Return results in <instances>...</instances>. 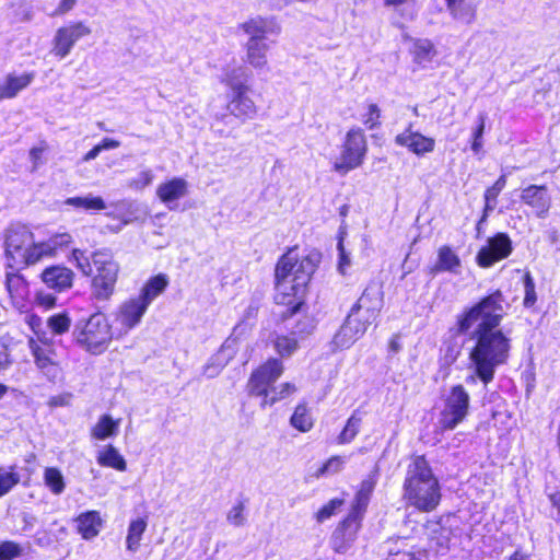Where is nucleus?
Instances as JSON below:
<instances>
[{"label": "nucleus", "instance_id": "nucleus-11", "mask_svg": "<svg viewBox=\"0 0 560 560\" xmlns=\"http://www.w3.org/2000/svg\"><path fill=\"white\" fill-rule=\"evenodd\" d=\"M470 395L463 384L450 387L443 398V408L439 415L438 430L441 433L455 430L469 416Z\"/></svg>", "mask_w": 560, "mask_h": 560}, {"label": "nucleus", "instance_id": "nucleus-58", "mask_svg": "<svg viewBox=\"0 0 560 560\" xmlns=\"http://www.w3.org/2000/svg\"><path fill=\"white\" fill-rule=\"evenodd\" d=\"M446 3V8L451 12L453 16H457L458 5L464 2V0H444Z\"/></svg>", "mask_w": 560, "mask_h": 560}, {"label": "nucleus", "instance_id": "nucleus-17", "mask_svg": "<svg viewBox=\"0 0 560 560\" xmlns=\"http://www.w3.org/2000/svg\"><path fill=\"white\" fill-rule=\"evenodd\" d=\"M40 281L55 293H62L73 287L75 273L63 264L45 267L39 273Z\"/></svg>", "mask_w": 560, "mask_h": 560}, {"label": "nucleus", "instance_id": "nucleus-29", "mask_svg": "<svg viewBox=\"0 0 560 560\" xmlns=\"http://www.w3.org/2000/svg\"><path fill=\"white\" fill-rule=\"evenodd\" d=\"M410 54L415 63L423 66L424 63L432 61L438 51L431 39L415 38L412 39Z\"/></svg>", "mask_w": 560, "mask_h": 560}, {"label": "nucleus", "instance_id": "nucleus-60", "mask_svg": "<svg viewBox=\"0 0 560 560\" xmlns=\"http://www.w3.org/2000/svg\"><path fill=\"white\" fill-rule=\"evenodd\" d=\"M141 177H142L143 185H148L152 179L151 175L148 172H143L141 174Z\"/></svg>", "mask_w": 560, "mask_h": 560}, {"label": "nucleus", "instance_id": "nucleus-30", "mask_svg": "<svg viewBox=\"0 0 560 560\" xmlns=\"http://www.w3.org/2000/svg\"><path fill=\"white\" fill-rule=\"evenodd\" d=\"M119 423V419L115 420L109 415H103L91 428V436L98 441L115 436L118 433Z\"/></svg>", "mask_w": 560, "mask_h": 560}, {"label": "nucleus", "instance_id": "nucleus-19", "mask_svg": "<svg viewBox=\"0 0 560 560\" xmlns=\"http://www.w3.org/2000/svg\"><path fill=\"white\" fill-rule=\"evenodd\" d=\"M148 308L149 306L138 296H131L118 306L115 314L116 322L126 331L132 330L141 323Z\"/></svg>", "mask_w": 560, "mask_h": 560}, {"label": "nucleus", "instance_id": "nucleus-54", "mask_svg": "<svg viewBox=\"0 0 560 560\" xmlns=\"http://www.w3.org/2000/svg\"><path fill=\"white\" fill-rule=\"evenodd\" d=\"M45 150L46 145L31 148L30 159L34 168H36L42 163L43 153Z\"/></svg>", "mask_w": 560, "mask_h": 560}, {"label": "nucleus", "instance_id": "nucleus-27", "mask_svg": "<svg viewBox=\"0 0 560 560\" xmlns=\"http://www.w3.org/2000/svg\"><path fill=\"white\" fill-rule=\"evenodd\" d=\"M362 422L363 412L360 409L353 410L338 433L335 443L337 445H347L353 442L361 431Z\"/></svg>", "mask_w": 560, "mask_h": 560}, {"label": "nucleus", "instance_id": "nucleus-34", "mask_svg": "<svg viewBox=\"0 0 560 560\" xmlns=\"http://www.w3.org/2000/svg\"><path fill=\"white\" fill-rule=\"evenodd\" d=\"M363 113L359 120L366 130H375L382 126V109L377 103L368 100L363 104Z\"/></svg>", "mask_w": 560, "mask_h": 560}, {"label": "nucleus", "instance_id": "nucleus-61", "mask_svg": "<svg viewBox=\"0 0 560 560\" xmlns=\"http://www.w3.org/2000/svg\"><path fill=\"white\" fill-rule=\"evenodd\" d=\"M389 347H390V349H392L394 352H396V351H398V350H399V343H398V341H397V340H395V339H390V341H389Z\"/></svg>", "mask_w": 560, "mask_h": 560}, {"label": "nucleus", "instance_id": "nucleus-1", "mask_svg": "<svg viewBox=\"0 0 560 560\" xmlns=\"http://www.w3.org/2000/svg\"><path fill=\"white\" fill-rule=\"evenodd\" d=\"M509 304L500 289L489 291L476 302L465 306L455 319V335L472 340L468 359L474 376L485 386L494 380L495 370L508 364L512 339L500 328Z\"/></svg>", "mask_w": 560, "mask_h": 560}, {"label": "nucleus", "instance_id": "nucleus-44", "mask_svg": "<svg viewBox=\"0 0 560 560\" xmlns=\"http://www.w3.org/2000/svg\"><path fill=\"white\" fill-rule=\"evenodd\" d=\"M486 128V116L483 114H480L477 118V126L475 127L471 140H470V148L475 154H479L482 150V138L485 133Z\"/></svg>", "mask_w": 560, "mask_h": 560}, {"label": "nucleus", "instance_id": "nucleus-49", "mask_svg": "<svg viewBox=\"0 0 560 560\" xmlns=\"http://www.w3.org/2000/svg\"><path fill=\"white\" fill-rule=\"evenodd\" d=\"M25 323L28 326V328L33 331V334L36 336L35 338H38V336H46V334L42 329V317L36 313L27 312L25 316Z\"/></svg>", "mask_w": 560, "mask_h": 560}, {"label": "nucleus", "instance_id": "nucleus-23", "mask_svg": "<svg viewBox=\"0 0 560 560\" xmlns=\"http://www.w3.org/2000/svg\"><path fill=\"white\" fill-rule=\"evenodd\" d=\"M74 521L77 523V532L85 540L96 537L103 526V520L96 510L80 513Z\"/></svg>", "mask_w": 560, "mask_h": 560}, {"label": "nucleus", "instance_id": "nucleus-43", "mask_svg": "<svg viewBox=\"0 0 560 560\" xmlns=\"http://www.w3.org/2000/svg\"><path fill=\"white\" fill-rule=\"evenodd\" d=\"M523 285H524L523 306L525 308H532L537 302V294H536L535 281L529 271H526L523 276Z\"/></svg>", "mask_w": 560, "mask_h": 560}, {"label": "nucleus", "instance_id": "nucleus-10", "mask_svg": "<svg viewBox=\"0 0 560 560\" xmlns=\"http://www.w3.org/2000/svg\"><path fill=\"white\" fill-rule=\"evenodd\" d=\"M113 339V326L107 315L101 311L92 313L86 319L77 322L72 329L74 345L92 355L105 353Z\"/></svg>", "mask_w": 560, "mask_h": 560}, {"label": "nucleus", "instance_id": "nucleus-62", "mask_svg": "<svg viewBox=\"0 0 560 560\" xmlns=\"http://www.w3.org/2000/svg\"><path fill=\"white\" fill-rule=\"evenodd\" d=\"M8 386L0 383V399L8 393Z\"/></svg>", "mask_w": 560, "mask_h": 560}, {"label": "nucleus", "instance_id": "nucleus-13", "mask_svg": "<svg viewBox=\"0 0 560 560\" xmlns=\"http://www.w3.org/2000/svg\"><path fill=\"white\" fill-rule=\"evenodd\" d=\"M233 73L221 80L229 88L225 108L232 117L244 124L258 116V106L250 96V86L246 82L235 81Z\"/></svg>", "mask_w": 560, "mask_h": 560}, {"label": "nucleus", "instance_id": "nucleus-16", "mask_svg": "<svg viewBox=\"0 0 560 560\" xmlns=\"http://www.w3.org/2000/svg\"><path fill=\"white\" fill-rule=\"evenodd\" d=\"M4 285L12 305L22 310L31 302L30 283L21 273L23 269H5Z\"/></svg>", "mask_w": 560, "mask_h": 560}, {"label": "nucleus", "instance_id": "nucleus-14", "mask_svg": "<svg viewBox=\"0 0 560 560\" xmlns=\"http://www.w3.org/2000/svg\"><path fill=\"white\" fill-rule=\"evenodd\" d=\"M91 27L82 21H74L60 26L51 40L50 54L59 60L66 58L75 43L91 35Z\"/></svg>", "mask_w": 560, "mask_h": 560}, {"label": "nucleus", "instance_id": "nucleus-21", "mask_svg": "<svg viewBox=\"0 0 560 560\" xmlns=\"http://www.w3.org/2000/svg\"><path fill=\"white\" fill-rule=\"evenodd\" d=\"M521 201L544 217L550 208V197L546 185H529L521 192Z\"/></svg>", "mask_w": 560, "mask_h": 560}, {"label": "nucleus", "instance_id": "nucleus-20", "mask_svg": "<svg viewBox=\"0 0 560 560\" xmlns=\"http://www.w3.org/2000/svg\"><path fill=\"white\" fill-rule=\"evenodd\" d=\"M395 143L408 149V151L418 156L431 153L435 148V140L433 138L412 130L411 125L395 137Z\"/></svg>", "mask_w": 560, "mask_h": 560}, {"label": "nucleus", "instance_id": "nucleus-2", "mask_svg": "<svg viewBox=\"0 0 560 560\" xmlns=\"http://www.w3.org/2000/svg\"><path fill=\"white\" fill-rule=\"evenodd\" d=\"M298 248V245L288 247L275 265L273 300L277 305L284 307L279 315L282 322L293 317L305 306L308 284L319 264V254L298 256L294 255Z\"/></svg>", "mask_w": 560, "mask_h": 560}, {"label": "nucleus", "instance_id": "nucleus-46", "mask_svg": "<svg viewBox=\"0 0 560 560\" xmlns=\"http://www.w3.org/2000/svg\"><path fill=\"white\" fill-rule=\"evenodd\" d=\"M19 482L20 476L14 471V467H11L10 471L0 469V497L7 494Z\"/></svg>", "mask_w": 560, "mask_h": 560}, {"label": "nucleus", "instance_id": "nucleus-33", "mask_svg": "<svg viewBox=\"0 0 560 560\" xmlns=\"http://www.w3.org/2000/svg\"><path fill=\"white\" fill-rule=\"evenodd\" d=\"M505 186H506V174H501L498 177V179L490 187H488L485 190V192H483L485 205H483V210H482L483 213H482L481 221L486 220L489 212L494 210V208L498 203V197L501 194V191L505 188Z\"/></svg>", "mask_w": 560, "mask_h": 560}, {"label": "nucleus", "instance_id": "nucleus-28", "mask_svg": "<svg viewBox=\"0 0 560 560\" xmlns=\"http://www.w3.org/2000/svg\"><path fill=\"white\" fill-rule=\"evenodd\" d=\"M290 425L301 433L310 432L315 425V419L306 401H300L290 417Z\"/></svg>", "mask_w": 560, "mask_h": 560}, {"label": "nucleus", "instance_id": "nucleus-37", "mask_svg": "<svg viewBox=\"0 0 560 560\" xmlns=\"http://www.w3.org/2000/svg\"><path fill=\"white\" fill-rule=\"evenodd\" d=\"M66 205L85 211H102L106 209V202L100 196L70 197Z\"/></svg>", "mask_w": 560, "mask_h": 560}, {"label": "nucleus", "instance_id": "nucleus-59", "mask_svg": "<svg viewBox=\"0 0 560 560\" xmlns=\"http://www.w3.org/2000/svg\"><path fill=\"white\" fill-rule=\"evenodd\" d=\"M509 560H532L530 556L521 549H516L514 552H512L509 557Z\"/></svg>", "mask_w": 560, "mask_h": 560}, {"label": "nucleus", "instance_id": "nucleus-9", "mask_svg": "<svg viewBox=\"0 0 560 560\" xmlns=\"http://www.w3.org/2000/svg\"><path fill=\"white\" fill-rule=\"evenodd\" d=\"M238 28L248 36V40L245 44L244 61L255 69L266 68L269 50L266 39L268 35H278L281 32V26L277 19L261 15L252 16L241 23Z\"/></svg>", "mask_w": 560, "mask_h": 560}, {"label": "nucleus", "instance_id": "nucleus-7", "mask_svg": "<svg viewBox=\"0 0 560 560\" xmlns=\"http://www.w3.org/2000/svg\"><path fill=\"white\" fill-rule=\"evenodd\" d=\"M377 479L378 471L375 470L363 478L358 485L348 513L338 522L330 537V546L336 553L347 552L357 540L377 485Z\"/></svg>", "mask_w": 560, "mask_h": 560}, {"label": "nucleus", "instance_id": "nucleus-53", "mask_svg": "<svg viewBox=\"0 0 560 560\" xmlns=\"http://www.w3.org/2000/svg\"><path fill=\"white\" fill-rule=\"evenodd\" d=\"M70 397H71L70 394H60V395L51 396L48 399L47 405L50 408L63 407V406L69 405Z\"/></svg>", "mask_w": 560, "mask_h": 560}, {"label": "nucleus", "instance_id": "nucleus-15", "mask_svg": "<svg viewBox=\"0 0 560 560\" xmlns=\"http://www.w3.org/2000/svg\"><path fill=\"white\" fill-rule=\"evenodd\" d=\"M513 252V243L505 232H498L490 236L486 244L479 248L476 262L480 268H490L494 264L506 259Z\"/></svg>", "mask_w": 560, "mask_h": 560}, {"label": "nucleus", "instance_id": "nucleus-55", "mask_svg": "<svg viewBox=\"0 0 560 560\" xmlns=\"http://www.w3.org/2000/svg\"><path fill=\"white\" fill-rule=\"evenodd\" d=\"M11 354L7 347L0 349V373L8 370L12 365Z\"/></svg>", "mask_w": 560, "mask_h": 560}, {"label": "nucleus", "instance_id": "nucleus-51", "mask_svg": "<svg viewBox=\"0 0 560 560\" xmlns=\"http://www.w3.org/2000/svg\"><path fill=\"white\" fill-rule=\"evenodd\" d=\"M443 358L447 364L454 363L460 355V348L452 342H443Z\"/></svg>", "mask_w": 560, "mask_h": 560}, {"label": "nucleus", "instance_id": "nucleus-35", "mask_svg": "<svg viewBox=\"0 0 560 560\" xmlns=\"http://www.w3.org/2000/svg\"><path fill=\"white\" fill-rule=\"evenodd\" d=\"M73 242L72 235L69 232L55 233L46 242H42V249L44 257H52L59 250L67 248Z\"/></svg>", "mask_w": 560, "mask_h": 560}, {"label": "nucleus", "instance_id": "nucleus-6", "mask_svg": "<svg viewBox=\"0 0 560 560\" xmlns=\"http://www.w3.org/2000/svg\"><path fill=\"white\" fill-rule=\"evenodd\" d=\"M284 370L282 360L276 357L253 368L245 384L247 397L257 399L260 409H266L294 395L298 386L293 382L277 384Z\"/></svg>", "mask_w": 560, "mask_h": 560}, {"label": "nucleus", "instance_id": "nucleus-25", "mask_svg": "<svg viewBox=\"0 0 560 560\" xmlns=\"http://www.w3.org/2000/svg\"><path fill=\"white\" fill-rule=\"evenodd\" d=\"M170 284V279L165 273H158L150 277L142 285L137 295L148 306L161 295Z\"/></svg>", "mask_w": 560, "mask_h": 560}, {"label": "nucleus", "instance_id": "nucleus-48", "mask_svg": "<svg viewBox=\"0 0 560 560\" xmlns=\"http://www.w3.org/2000/svg\"><path fill=\"white\" fill-rule=\"evenodd\" d=\"M34 303L43 311H50L57 306V296L54 293L38 290L35 292Z\"/></svg>", "mask_w": 560, "mask_h": 560}, {"label": "nucleus", "instance_id": "nucleus-8", "mask_svg": "<svg viewBox=\"0 0 560 560\" xmlns=\"http://www.w3.org/2000/svg\"><path fill=\"white\" fill-rule=\"evenodd\" d=\"M5 269H26L44 258L40 243H36L33 232L25 225L10 226L4 235Z\"/></svg>", "mask_w": 560, "mask_h": 560}, {"label": "nucleus", "instance_id": "nucleus-4", "mask_svg": "<svg viewBox=\"0 0 560 560\" xmlns=\"http://www.w3.org/2000/svg\"><path fill=\"white\" fill-rule=\"evenodd\" d=\"M402 498L421 513L435 511L442 501V488L424 454H412L402 482Z\"/></svg>", "mask_w": 560, "mask_h": 560}, {"label": "nucleus", "instance_id": "nucleus-45", "mask_svg": "<svg viewBox=\"0 0 560 560\" xmlns=\"http://www.w3.org/2000/svg\"><path fill=\"white\" fill-rule=\"evenodd\" d=\"M23 555L22 546L14 540L0 541V560H15Z\"/></svg>", "mask_w": 560, "mask_h": 560}, {"label": "nucleus", "instance_id": "nucleus-41", "mask_svg": "<svg viewBox=\"0 0 560 560\" xmlns=\"http://www.w3.org/2000/svg\"><path fill=\"white\" fill-rule=\"evenodd\" d=\"M44 482L54 494H60L66 488L63 476L57 467L45 469Z\"/></svg>", "mask_w": 560, "mask_h": 560}, {"label": "nucleus", "instance_id": "nucleus-38", "mask_svg": "<svg viewBox=\"0 0 560 560\" xmlns=\"http://www.w3.org/2000/svg\"><path fill=\"white\" fill-rule=\"evenodd\" d=\"M383 4L401 19L412 20L417 14V0H384Z\"/></svg>", "mask_w": 560, "mask_h": 560}, {"label": "nucleus", "instance_id": "nucleus-18", "mask_svg": "<svg viewBox=\"0 0 560 560\" xmlns=\"http://www.w3.org/2000/svg\"><path fill=\"white\" fill-rule=\"evenodd\" d=\"M27 346L38 370L49 371L58 365L57 351L52 339L46 336L30 337Z\"/></svg>", "mask_w": 560, "mask_h": 560}, {"label": "nucleus", "instance_id": "nucleus-39", "mask_svg": "<svg viewBox=\"0 0 560 560\" xmlns=\"http://www.w3.org/2000/svg\"><path fill=\"white\" fill-rule=\"evenodd\" d=\"M72 319L68 313V311H62L59 313H55L50 315L46 325L49 328L50 332L55 336H63L69 332L71 328Z\"/></svg>", "mask_w": 560, "mask_h": 560}, {"label": "nucleus", "instance_id": "nucleus-47", "mask_svg": "<svg viewBox=\"0 0 560 560\" xmlns=\"http://www.w3.org/2000/svg\"><path fill=\"white\" fill-rule=\"evenodd\" d=\"M120 145L118 140L112 138H104L97 144H95L91 150H89L84 156L83 161L88 162L94 160L103 150L116 149Z\"/></svg>", "mask_w": 560, "mask_h": 560}, {"label": "nucleus", "instance_id": "nucleus-3", "mask_svg": "<svg viewBox=\"0 0 560 560\" xmlns=\"http://www.w3.org/2000/svg\"><path fill=\"white\" fill-rule=\"evenodd\" d=\"M383 304V283L377 279H371L335 334V346L341 349L350 348L377 320Z\"/></svg>", "mask_w": 560, "mask_h": 560}, {"label": "nucleus", "instance_id": "nucleus-57", "mask_svg": "<svg viewBox=\"0 0 560 560\" xmlns=\"http://www.w3.org/2000/svg\"><path fill=\"white\" fill-rule=\"evenodd\" d=\"M549 498V501L552 505V508L557 511V515L559 517V521H560V491H556L553 493H550L548 495Z\"/></svg>", "mask_w": 560, "mask_h": 560}, {"label": "nucleus", "instance_id": "nucleus-36", "mask_svg": "<svg viewBox=\"0 0 560 560\" xmlns=\"http://www.w3.org/2000/svg\"><path fill=\"white\" fill-rule=\"evenodd\" d=\"M278 358H288L299 349V340L294 332L277 335L272 341Z\"/></svg>", "mask_w": 560, "mask_h": 560}, {"label": "nucleus", "instance_id": "nucleus-31", "mask_svg": "<svg viewBox=\"0 0 560 560\" xmlns=\"http://www.w3.org/2000/svg\"><path fill=\"white\" fill-rule=\"evenodd\" d=\"M96 460L102 467L113 468L118 471H125L127 469V463L124 456L120 455L117 448L112 444L106 445L98 452Z\"/></svg>", "mask_w": 560, "mask_h": 560}, {"label": "nucleus", "instance_id": "nucleus-42", "mask_svg": "<svg viewBox=\"0 0 560 560\" xmlns=\"http://www.w3.org/2000/svg\"><path fill=\"white\" fill-rule=\"evenodd\" d=\"M345 504V500L341 498H332L327 503L322 505L314 514V518L317 523H323L326 520L334 516L338 510Z\"/></svg>", "mask_w": 560, "mask_h": 560}, {"label": "nucleus", "instance_id": "nucleus-24", "mask_svg": "<svg viewBox=\"0 0 560 560\" xmlns=\"http://www.w3.org/2000/svg\"><path fill=\"white\" fill-rule=\"evenodd\" d=\"M34 78V72H25L20 75L8 74L4 82L0 84V101L15 97L33 82Z\"/></svg>", "mask_w": 560, "mask_h": 560}, {"label": "nucleus", "instance_id": "nucleus-32", "mask_svg": "<svg viewBox=\"0 0 560 560\" xmlns=\"http://www.w3.org/2000/svg\"><path fill=\"white\" fill-rule=\"evenodd\" d=\"M148 527V517L141 516L135 520H131L128 526L127 537H126V548L129 551H137L140 547V542L142 539V535L147 530Z\"/></svg>", "mask_w": 560, "mask_h": 560}, {"label": "nucleus", "instance_id": "nucleus-40", "mask_svg": "<svg viewBox=\"0 0 560 560\" xmlns=\"http://www.w3.org/2000/svg\"><path fill=\"white\" fill-rule=\"evenodd\" d=\"M345 463L346 459L343 456L338 454L331 455L315 470L313 477L319 479L328 475L338 474L343 469Z\"/></svg>", "mask_w": 560, "mask_h": 560}, {"label": "nucleus", "instance_id": "nucleus-5", "mask_svg": "<svg viewBox=\"0 0 560 560\" xmlns=\"http://www.w3.org/2000/svg\"><path fill=\"white\" fill-rule=\"evenodd\" d=\"M71 259L75 267L85 276H92L90 281V298L92 301L104 303L112 300L116 292L120 267L113 253L106 248L92 252L88 257L85 252L74 248Z\"/></svg>", "mask_w": 560, "mask_h": 560}, {"label": "nucleus", "instance_id": "nucleus-26", "mask_svg": "<svg viewBox=\"0 0 560 560\" xmlns=\"http://www.w3.org/2000/svg\"><path fill=\"white\" fill-rule=\"evenodd\" d=\"M187 194V183L180 177H174L170 180L162 183L158 189L156 195L164 203L176 201Z\"/></svg>", "mask_w": 560, "mask_h": 560}, {"label": "nucleus", "instance_id": "nucleus-56", "mask_svg": "<svg viewBox=\"0 0 560 560\" xmlns=\"http://www.w3.org/2000/svg\"><path fill=\"white\" fill-rule=\"evenodd\" d=\"M339 249H340V253H339L338 269H339L341 275H345L346 273V267L350 265V259L347 256V254L345 253L341 243L339 244Z\"/></svg>", "mask_w": 560, "mask_h": 560}, {"label": "nucleus", "instance_id": "nucleus-52", "mask_svg": "<svg viewBox=\"0 0 560 560\" xmlns=\"http://www.w3.org/2000/svg\"><path fill=\"white\" fill-rule=\"evenodd\" d=\"M78 0H60L56 9L52 11V16H62L66 13L70 12L74 5L77 4Z\"/></svg>", "mask_w": 560, "mask_h": 560}, {"label": "nucleus", "instance_id": "nucleus-12", "mask_svg": "<svg viewBox=\"0 0 560 560\" xmlns=\"http://www.w3.org/2000/svg\"><path fill=\"white\" fill-rule=\"evenodd\" d=\"M368 151L369 144L364 130L360 127L349 128L341 141L339 155L332 165L334 171L343 175L362 166Z\"/></svg>", "mask_w": 560, "mask_h": 560}, {"label": "nucleus", "instance_id": "nucleus-50", "mask_svg": "<svg viewBox=\"0 0 560 560\" xmlns=\"http://www.w3.org/2000/svg\"><path fill=\"white\" fill-rule=\"evenodd\" d=\"M244 503L237 502L228 513V521L234 526H241L244 523Z\"/></svg>", "mask_w": 560, "mask_h": 560}, {"label": "nucleus", "instance_id": "nucleus-22", "mask_svg": "<svg viewBox=\"0 0 560 560\" xmlns=\"http://www.w3.org/2000/svg\"><path fill=\"white\" fill-rule=\"evenodd\" d=\"M436 255V261L428 268L430 276L435 277L442 272L456 273L460 268V258L450 245L440 246Z\"/></svg>", "mask_w": 560, "mask_h": 560}]
</instances>
